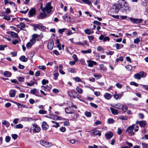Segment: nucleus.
<instances>
[{"label":"nucleus","mask_w":148,"mask_h":148,"mask_svg":"<svg viewBox=\"0 0 148 148\" xmlns=\"http://www.w3.org/2000/svg\"><path fill=\"white\" fill-rule=\"evenodd\" d=\"M113 9H115L116 13H118V10H121L126 11L129 9L127 3L124 0H119L118 3L115 4L113 6Z\"/></svg>","instance_id":"f257e3e1"},{"label":"nucleus","mask_w":148,"mask_h":148,"mask_svg":"<svg viewBox=\"0 0 148 148\" xmlns=\"http://www.w3.org/2000/svg\"><path fill=\"white\" fill-rule=\"evenodd\" d=\"M134 126L135 125H133L129 127L126 130V132L131 136H134L135 134L133 132Z\"/></svg>","instance_id":"f03ea898"},{"label":"nucleus","mask_w":148,"mask_h":148,"mask_svg":"<svg viewBox=\"0 0 148 148\" xmlns=\"http://www.w3.org/2000/svg\"><path fill=\"white\" fill-rule=\"evenodd\" d=\"M145 76L143 71H140L139 73L135 74L134 75V78L138 79H140L141 77H144Z\"/></svg>","instance_id":"7ed1b4c3"},{"label":"nucleus","mask_w":148,"mask_h":148,"mask_svg":"<svg viewBox=\"0 0 148 148\" xmlns=\"http://www.w3.org/2000/svg\"><path fill=\"white\" fill-rule=\"evenodd\" d=\"M51 3L49 2L48 3L45 8V11H46L47 13H50L51 11V10L53 8V7L51 5Z\"/></svg>","instance_id":"20e7f679"},{"label":"nucleus","mask_w":148,"mask_h":148,"mask_svg":"<svg viewBox=\"0 0 148 148\" xmlns=\"http://www.w3.org/2000/svg\"><path fill=\"white\" fill-rule=\"evenodd\" d=\"M40 143L41 145L46 147H49L51 146V143L43 140H40Z\"/></svg>","instance_id":"39448f33"},{"label":"nucleus","mask_w":148,"mask_h":148,"mask_svg":"<svg viewBox=\"0 0 148 148\" xmlns=\"http://www.w3.org/2000/svg\"><path fill=\"white\" fill-rule=\"evenodd\" d=\"M130 19L132 22L135 24L140 23L143 21V20L142 19L135 18H130Z\"/></svg>","instance_id":"423d86ee"},{"label":"nucleus","mask_w":148,"mask_h":148,"mask_svg":"<svg viewBox=\"0 0 148 148\" xmlns=\"http://www.w3.org/2000/svg\"><path fill=\"white\" fill-rule=\"evenodd\" d=\"M136 123L138 124L140 127H144L146 125L147 123L145 121H137Z\"/></svg>","instance_id":"0eeeda50"},{"label":"nucleus","mask_w":148,"mask_h":148,"mask_svg":"<svg viewBox=\"0 0 148 148\" xmlns=\"http://www.w3.org/2000/svg\"><path fill=\"white\" fill-rule=\"evenodd\" d=\"M99 39L100 40H103V41L104 42H109L110 40V38L109 37L107 36L104 37V36L103 35H101L100 36L99 38Z\"/></svg>","instance_id":"6e6552de"},{"label":"nucleus","mask_w":148,"mask_h":148,"mask_svg":"<svg viewBox=\"0 0 148 148\" xmlns=\"http://www.w3.org/2000/svg\"><path fill=\"white\" fill-rule=\"evenodd\" d=\"M47 14L45 12H41L37 17V18L38 19H43L45 18L47 16Z\"/></svg>","instance_id":"1a4fd4ad"},{"label":"nucleus","mask_w":148,"mask_h":148,"mask_svg":"<svg viewBox=\"0 0 148 148\" xmlns=\"http://www.w3.org/2000/svg\"><path fill=\"white\" fill-rule=\"evenodd\" d=\"M34 128L33 130V132H39L40 130V127H38L36 123H34L33 125Z\"/></svg>","instance_id":"9d476101"},{"label":"nucleus","mask_w":148,"mask_h":148,"mask_svg":"<svg viewBox=\"0 0 148 148\" xmlns=\"http://www.w3.org/2000/svg\"><path fill=\"white\" fill-rule=\"evenodd\" d=\"M65 112L67 114H73L75 111L71 108H66L65 109Z\"/></svg>","instance_id":"9b49d317"},{"label":"nucleus","mask_w":148,"mask_h":148,"mask_svg":"<svg viewBox=\"0 0 148 148\" xmlns=\"http://www.w3.org/2000/svg\"><path fill=\"white\" fill-rule=\"evenodd\" d=\"M36 11L35 9L32 8H31L29 11V17H31L33 16V15L36 13Z\"/></svg>","instance_id":"f8f14e48"},{"label":"nucleus","mask_w":148,"mask_h":148,"mask_svg":"<svg viewBox=\"0 0 148 148\" xmlns=\"http://www.w3.org/2000/svg\"><path fill=\"white\" fill-rule=\"evenodd\" d=\"M88 62V66L89 67H92L93 65L97 64V62L95 61L90 60L87 61Z\"/></svg>","instance_id":"ddd939ff"},{"label":"nucleus","mask_w":148,"mask_h":148,"mask_svg":"<svg viewBox=\"0 0 148 148\" xmlns=\"http://www.w3.org/2000/svg\"><path fill=\"white\" fill-rule=\"evenodd\" d=\"M30 92L31 94L34 95L36 96L41 97L40 96L38 95V94H36V93H38L39 92L35 88L31 90H30Z\"/></svg>","instance_id":"4468645a"},{"label":"nucleus","mask_w":148,"mask_h":148,"mask_svg":"<svg viewBox=\"0 0 148 148\" xmlns=\"http://www.w3.org/2000/svg\"><path fill=\"white\" fill-rule=\"evenodd\" d=\"M91 135L92 136L98 135L99 136H101V133L99 130H94L90 133Z\"/></svg>","instance_id":"2eb2a0df"},{"label":"nucleus","mask_w":148,"mask_h":148,"mask_svg":"<svg viewBox=\"0 0 148 148\" xmlns=\"http://www.w3.org/2000/svg\"><path fill=\"white\" fill-rule=\"evenodd\" d=\"M16 91L14 90H11L9 92V95L10 97H14L15 96Z\"/></svg>","instance_id":"dca6fc26"},{"label":"nucleus","mask_w":148,"mask_h":148,"mask_svg":"<svg viewBox=\"0 0 148 148\" xmlns=\"http://www.w3.org/2000/svg\"><path fill=\"white\" fill-rule=\"evenodd\" d=\"M54 43L53 40L49 42L48 43L47 47L49 49L51 50H52L53 47Z\"/></svg>","instance_id":"f3484780"},{"label":"nucleus","mask_w":148,"mask_h":148,"mask_svg":"<svg viewBox=\"0 0 148 148\" xmlns=\"http://www.w3.org/2000/svg\"><path fill=\"white\" fill-rule=\"evenodd\" d=\"M21 121H30L33 120L32 118L31 117H23L21 119Z\"/></svg>","instance_id":"a211bd4d"},{"label":"nucleus","mask_w":148,"mask_h":148,"mask_svg":"<svg viewBox=\"0 0 148 148\" xmlns=\"http://www.w3.org/2000/svg\"><path fill=\"white\" fill-rule=\"evenodd\" d=\"M104 97L106 99L109 100L111 98L112 95L110 93H106L104 94Z\"/></svg>","instance_id":"6ab92c4d"},{"label":"nucleus","mask_w":148,"mask_h":148,"mask_svg":"<svg viewBox=\"0 0 148 148\" xmlns=\"http://www.w3.org/2000/svg\"><path fill=\"white\" fill-rule=\"evenodd\" d=\"M36 27L37 29L41 31H43L45 30L46 28L44 26H42L40 24H37Z\"/></svg>","instance_id":"aec40b11"},{"label":"nucleus","mask_w":148,"mask_h":148,"mask_svg":"<svg viewBox=\"0 0 148 148\" xmlns=\"http://www.w3.org/2000/svg\"><path fill=\"white\" fill-rule=\"evenodd\" d=\"M112 113L114 114L117 115L118 114L119 112L118 110L115 109L112 107H110V108Z\"/></svg>","instance_id":"412c9836"},{"label":"nucleus","mask_w":148,"mask_h":148,"mask_svg":"<svg viewBox=\"0 0 148 148\" xmlns=\"http://www.w3.org/2000/svg\"><path fill=\"white\" fill-rule=\"evenodd\" d=\"M42 127L43 129L44 130H46L48 128V125L45 121L42 122Z\"/></svg>","instance_id":"4be33fe9"},{"label":"nucleus","mask_w":148,"mask_h":148,"mask_svg":"<svg viewBox=\"0 0 148 148\" xmlns=\"http://www.w3.org/2000/svg\"><path fill=\"white\" fill-rule=\"evenodd\" d=\"M113 134L112 132H110L109 133L105 134V136L107 139H110L113 136Z\"/></svg>","instance_id":"5701e85b"},{"label":"nucleus","mask_w":148,"mask_h":148,"mask_svg":"<svg viewBox=\"0 0 148 148\" xmlns=\"http://www.w3.org/2000/svg\"><path fill=\"white\" fill-rule=\"evenodd\" d=\"M75 44L77 45H80L83 46H85L88 45L87 42L86 40H84L82 42H76Z\"/></svg>","instance_id":"b1692460"},{"label":"nucleus","mask_w":148,"mask_h":148,"mask_svg":"<svg viewBox=\"0 0 148 148\" xmlns=\"http://www.w3.org/2000/svg\"><path fill=\"white\" fill-rule=\"evenodd\" d=\"M19 59L21 61L24 62H26L27 60V58H26L24 56H21Z\"/></svg>","instance_id":"393cba45"},{"label":"nucleus","mask_w":148,"mask_h":148,"mask_svg":"<svg viewBox=\"0 0 148 148\" xmlns=\"http://www.w3.org/2000/svg\"><path fill=\"white\" fill-rule=\"evenodd\" d=\"M14 103H15V104H16V105H17L18 106V108H20L21 107H23V108H27V107L25 105H24L23 104H22L18 103L16 102H14Z\"/></svg>","instance_id":"a878e982"},{"label":"nucleus","mask_w":148,"mask_h":148,"mask_svg":"<svg viewBox=\"0 0 148 148\" xmlns=\"http://www.w3.org/2000/svg\"><path fill=\"white\" fill-rule=\"evenodd\" d=\"M11 75L12 73L8 71H5L3 74L4 76L5 77H10L11 76Z\"/></svg>","instance_id":"bb28decb"},{"label":"nucleus","mask_w":148,"mask_h":148,"mask_svg":"<svg viewBox=\"0 0 148 148\" xmlns=\"http://www.w3.org/2000/svg\"><path fill=\"white\" fill-rule=\"evenodd\" d=\"M2 124L3 125H5L7 127H8L10 125L9 123L6 120L3 121Z\"/></svg>","instance_id":"cd10ccee"},{"label":"nucleus","mask_w":148,"mask_h":148,"mask_svg":"<svg viewBox=\"0 0 148 148\" xmlns=\"http://www.w3.org/2000/svg\"><path fill=\"white\" fill-rule=\"evenodd\" d=\"M85 33L87 34H90L93 33V31L90 29H86L85 30Z\"/></svg>","instance_id":"c85d7f7f"},{"label":"nucleus","mask_w":148,"mask_h":148,"mask_svg":"<svg viewBox=\"0 0 148 148\" xmlns=\"http://www.w3.org/2000/svg\"><path fill=\"white\" fill-rule=\"evenodd\" d=\"M77 93V92L75 91H69L68 92V94L71 97L73 96L74 94H76Z\"/></svg>","instance_id":"c756f323"},{"label":"nucleus","mask_w":148,"mask_h":148,"mask_svg":"<svg viewBox=\"0 0 148 148\" xmlns=\"http://www.w3.org/2000/svg\"><path fill=\"white\" fill-rule=\"evenodd\" d=\"M51 123L55 124V125L52 126V127L57 128L59 126V124L56 122L52 121H51Z\"/></svg>","instance_id":"7c9ffc66"},{"label":"nucleus","mask_w":148,"mask_h":148,"mask_svg":"<svg viewBox=\"0 0 148 148\" xmlns=\"http://www.w3.org/2000/svg\"><path fill=\"white\" fill-rule=\"evenodd\" d=\"M113 107L117 109H120L122 108L123 105L121 103H118L116 104L115 106H113Z\"/></svg>","instance_id":"2f4dec72"},{"label":"nucleus","mask_w":148,"mask_h":148,"mask_svg":"<svg viewBox=\"0 0 148 148\" xmlns=\"http://www.w3.org/2000/svg\"><path fill=\"white\" fill-rule=\"evenodd\" d=\"M100 68L101 70L104 71H106L107 70L106 67L104 66L103 64H101L100 65Z\"/></svg>","instance_id":"473e14b6"},{"label":"nucleus","mask_w":148,"mask_h":148,"mask_svg":"<svg viewBox=\"0 0 148 148\" xmlns=\"http://www.w3.org/2000/svg\"><path fill=\"white\" fill-rule=\"evenodd\" d=\"M76 89L77 91L79 93L82 94L83 92L82 89L78 86H77L76 88Z\"/></svg>","instance_id":"72a5a7b5"},{"label":"nucleus","mask_w":148,"mask_h":148,"mask_svg":"<svg viewBox=\"0 0 148 148\" xmlns=\"http://www.w3.org/2000/svg\"><path fill=\"white\" fill-rule=\"evenodd\" d=\"M82 52L83 53L87 54L88 53H91L92 51L91 49H89L86 50L82 51Z\"/></svg>","instance_id":"f704fd0d"},{"label":"nucleus","mask_w":148,"mask_h":148,"mask_svg":"<svg viewBox=\"0 0 148 148\" xmlns=\"http://www.w3.org/2000/svg\"><path fill=\"white\" fill-rule=\"evenodd\" d=\"M23 128V125L21 124H19L16 125L15 128L16 129H21Z\"/></svg>","instance_id":"c9c22d12"},{"label":"nucleus","mask_w":148,"mask_h":148,"mask_svg":"<svg viewBox=\"0 0 148 148\" xmlns=\"http://www.w3.org/2000/svg\"><path fill=\"white\" fill-rule=\"evenodd\" d=\"M115 121L112 118H109L108 119V122L109 124H112L114 123Z\"/></svg>","instance_id":"e433bc0d"},{"label":"nucleus","mask_w":148,"mask_h":148,"mask_svg":"<svg viewBox=\"0 0 148 148\" xmlns=\"http://www.w3.org/2000/svg\"><path fill=\"white\" fill-rule=\"evenodd\" d=\"M12 37L16 38H17L18 37V34L16 33L12 32V34L11 35Z\"/></svg>","instance_id":"4c0bfd02"},{"label":"nucleus","mask_w":148,"mask_h":148,"mask_svg":"<svg viewBox=\"0 0 148 148\" xmlns=\"http://www.w3.org/2000/svg\"><path fill=\"white\" fill-rule=\"evenodd\" d=\"M20 25L21 26L20 29H22L23 28H25L26 27L25 24L23 22L21 23H20Z\"/></svg>","instance_id":"58836bf2"},{"label":"nucleus","mask_w":148,"mask_h":148,"mask_svg":"<svg viewBox=\"0 0 148 148\" xmlns=\"http://www.w3.org/2000/svg\"><path fill=\"white\" fill-rule=\"evenodd\" d=\"M82 1L84 3L90 5L91 4V3L90 1L88 0H82Z\"/></svg>","instance_id":"ea45409f"},{"label":"nucleus","mask_w":148,"mask_h":148,"mask_svg":"<svg viewBox=\"0 0 148 148\" xmlns=\"http://www.w3.org/2000/svg\"><path fill=\"white\" fill-rule=\"evenodd\" d=\"M39 113L40 114H45L47 113V111L43 110H39Z\"/></svg>","instance_id":"a19ab883"},{"label":"nucleus","mask_w":148,"mask_h":148,"mask_svg":"<svg viewBox=\"0 0 148 148\" xmlns=\"http://www.w3.org/2000/svg\"><path fill=\"white\" fill-rule=\"evenodd\" d=\"M119 118L122 120H126L127 119V117L126 116H121Z\"/></svg>","instance_id":"79ce46f5"},{"label":"nucleus","mask_w":148,"mask_h":148,"mask_svg":"<svg viewBox=\"0 0 148 148\" xmlns=\"http://www.w3.org/2000/svg\"><path fill=\"white\" fill-rule=\"evenodd\" d=\"M17 79L18 81L20 82H24V78L22 77H18L17 78Z\"/></svg>","instance_id":"37998d69"},{"label":"nucleus","mask_w":148,"mask_h":148,"mask_svg":"<svg viewBox=\"0 0 148 148\" xmlns=\"http://www.w3.org/2000/svg\"><path fill=\"white\" fill-rule=\"evenodd\" d=\"M54 77L53 79L55 80H56L59 75V73H55L53 74Z\"/></svg>","instance_id":"c03bdc74"},{"label":"nucleus","mask_w":148,"mask_h":148,"mask_svg":"<svg viewBox=\"0 0 148 148\" xmlns=\"http://www.w3.org/2000/svg\"><path fill=\"white\" fill-rule=\"evenodd\" d=\"M53 117L54 118L56 119V120H61L62 119L61 117L55 115H54Z\"/></svg>","instance_id":"a18cd8bd"},{"label":"nucleus","mask_w":148,"mask_h":148,"mask_svg":"<svg viewBox=\"0 0 148 148\" xmlns=\"http://www.w3.org/2000/svg\"><path fill=\"white\" fill-rule=\"evenodd\" d=\"M127 108L126 106L123 105V107L121 109H122V110L124 112H125L127 110Z\"/></svg>","instance_id":"49530a36"},{"label":"nucleus","mask_w":148,"mask_h":148,"mask_svg":"<svg viewBox=\"0 0 148 148\" xmlns=\"http://www.w3.org/2000/svg\"><path fill=\"white\" fill-rule=\"evenodd\" d=\"M130 84L132 85H134L136 87L138 86V84L134 82H130Z\"/></svg>","instance_id":"de8ad7c7"},{"label":"nucleus","mask_w":148,"mask_h":148,"mask_svg":"<svg viewBox=\"0 0 148 148\" xmlns=\"http://www.w3.org/2000/svg\"><path fill=\"white\" fill-rule=\"evenodd\" d=\"M123 61V57L122 56H120L119 58H117L116 59V61L117 62L119 61L122 62Z\"/></svg>","instance_id":"09e8293b"},{"label":"nucleus","mask_w":148,"mask_h":148,"mask_svg":"<svg viewBox=\"0 0 148 148\" xmlns=\"http://www.w3.org/2000/svg\"><path fill=\"white\" fill-rule=\"evenodd\" d=\"M35 82H31L30 83H27V85L28 86H31L34 85L35 84Z\"/></svg>","instance_id":"8fccbe9b"},{"label":"nucleus","mask_w":148,"mask_h":148,"mask_svg":"<svg viewBox=\"0 0 148 148\" xmlns=\"http://www.w3.org/2000/svg\"><path fill=\"white\" fill-rule=\"evenodd\" d=\"M19 119L18 118H15L13 119V123L15 124H17L19 121Z\"/></svg>","instance_id":"3c124183"},{"label":"nucleus","mask_w":148,"mask_h":148,"mask_svg":"<svg viewBox=\"0 0 148 148\" xmlns=\"http://www.w3.org/2000/svg\"><path fill=\"white\" fill-rule=\"evenodd\" d=\"M126 69L129 71H131L132 69V66L130 65H127L125 66Z\"/></svg>","instance_id":"603ef678"},{"label":"nucleus","mask_w":148,"mask_h":148,"mask_svg":"<svg viewBox=\"0 0 148 148\" xmlns=\"http://www.w3.org/2000/svg\"><path fill=\"white\" fill-rule=\"evenodd\" d=\"M140 41V39L139 38H136L134 40V43L136 44H138Z\"/></svg>","instance_id":"864d4df0"},{"label":"nucleus","mask_w":148,"mask_h":148,"mask_svg":"<svg viewBox=\"0 0 148 148\" xmlns=\"http://www.w3.org/2000/svg\"><path fill=\"white\" fill-rule=\"evenodd\" d=\"M139 117L141 119H143L144 117V114L142 113H140L138 114Z\"/></svg>","instance_id":"5fc2aeb1"},{"label":"nucleus","mask_w":148,"mask_h":148,"mask_svg":"<svg viewBox=\"0 0 148 148\" xmlns=\"http://www.w3.org/2000/svg\"><path fill=\"white\" fill-rule=\"evenodd\" d=\"M68 71L72 73H74L75 72V69L73 68H69L68 69Z\"/></svg>","instance_id":"6e6d98bb"},{"label":"nucleus","mask_w":148,"mask_h":148,"mask_svg":"<svg viewBox=\"0 0 148 148\" xmlns=\"http://www.w3.org/2000/svg\"><path fill=\"white\" fill-rule=\"evenodd\" d=\"M122 130L120 128H118V131L117 133L118 134L120 135L122 132Z\"/></svg>","instance_id":"4d7b16f0"},{"label":"nucleus","mask_w":148,"mask_h":148,"mask_svg":"<svg viewBox=\"0 0 148 148\" xmlns=\"http://www.w3.org/2000/svg\"><path fill=\"white\" fill-rule=\"evenodd\" d=\"M94 76L97 78V79L100 78L101 77V75L100 74H95L94 75Z\"/></svg>","instance_id":"13d9d810"},{"label":"nucleus","mask_w":148,"mask_h":148,"mask_svg":"<svg viewBox=\"0 0 148 148\" xmlns=\"http://www.w3.org/2000/svg\"><path fill=\"white\" fill-rule=\"evenodd\" d=\"M10 137L9 136H6L5 137V141L6 142H9L10 140Z\"/></svg>","instance_id":"bf43d9fd"},{"label":"nucleus","mask_w":148,"mask_h":148,"mask_svg":"<svg viewBox=\"0 0 148 148\" xmlns=\"http://www.w3.org/2000/svg\"><path fill=\"white\" fill-rule=\"evenodd\" d=\"M74 79L77 82H81L82 80L80 78L78 77H75Z\"/></svg>","instance_id":"052dcab7"},{"label":"nucleus","mask_w":148,"mask_h":148,"mask_svg":"<svg viewBox=\"0 0 148 148\" xmlns=\"http://www.w3.org/2000/svg\"><path fill=\"white\" fill-rule=\"evenodd\" d=\"M48 82V80L45 79H44L42 81V83L44 85H45Z\"/></svg>","instance_id":"680f3d73"},{"label":"nucleus","mask_w":148,"mask_h":148,"mask_svg":"<svg viewBox=\"0 0 148 148\" xmlns=\"http://www.w3.org/2000/svg\"><path fill=\"white\" fill-rule=\"evenodd\" d=\"M85 114L87 117H90L91 116V114L90 112H86L85 113Z\"/></svg>","instance_id":"e2e57ef3"},{"label":"nucleus","mask_w":148,"mask_h":148,"mask_svg":"<svg viewBox=\"0 0 148 148\" xmlns=\"http://www.w3.org/2000/svg\"><path fill=\"white\" fill-rule=\"evenodd\" d=\"M60 130L62 132H64L66 130V129L65 127H62L60 128Z\"/></svg>","instance_id":"0e129e2a"},{"label":"nucleus","mask_w":148,"mask_h":148,"mask_svg":"<svg viewBox=\"0 0 148 148\" xmlns=\"http://www.w3.org/2000/svg\"><path fill=\"white\" fill-rule=\"evenodd\" d=\"M90 105L92 107H94L95 108H97L98 107L97 106V105H96V104H95L94 103H90Z\"/></svg>","instance_id":"69168bd1"},{"label":"nucleus","mask_w":148,"mask_h":148,"mask_svg":"<svg viewBox=\"0 0 148 148\" xmlns=\"http://www.w3.org/2000/svg\"><path fill=\"white\" fill-rule=\"evenodd\" d=\"M39 68L40 69L44 70L46 69V67L45 66H39Z\"/></svg>","instance_id":"338daca9"},{"label":"nucleus","mask_w":148,"mask_h":148,"mask_svg":"<svg viewBox=\"0 0 148 148\" xmlns=\"http://www.w3.org/2000/svg\"><path fill=\"white\" fill-rule=\"evenodd\" d=\"M142 146L144 148H148V144L145 143H142Z\"/></svg>","instance_id":"774afa93"}]
</instances>
